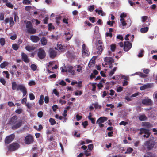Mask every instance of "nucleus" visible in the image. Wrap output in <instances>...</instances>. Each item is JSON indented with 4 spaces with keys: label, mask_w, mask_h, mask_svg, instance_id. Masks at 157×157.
<instances>
[{
    "label": "nucleus",
    "mask_w": 157,
    "mask_h": 157,
    "mask_svg": "<svg viewBox=\"0 0 157 157\" xmlns=\"http://www.w3.org/2000/svg\"><path fill=\"white\" fill-rule=\"evenodd\" d=\"M114 23V21H109L107 22V24L108 25H110L111 27H112L113 26Z\"/></svg>",
    "instance_id": "obj_59"
},
{
    "label": "nucleus",
    "mask_w": 157,
    "mask_h": 157,
    "mask_svg": "<svg viewBox=\"0 0 157 157\" xmlns=\"http://www.w3.org/2000/svg\"><path fill=\"white\" fill-rule=\"evenodd\" d=\"M57 47H55V49L56 50H57L58 51H59V52H61L63 51V47L61 44H59V43H58L57 45Z\"/></svg>",
    "instance_id": "obj_15"
},
{
    "label": "nucleus",
    "mask_w": 157,
    "mask_h": 157,
    "mask_svg": "<svg viewBox=\"0 0 157 157\" xmlns=\"http://www.w3.org/2000/svg\"><path fill=\"white\" fill-rule=\"evenodd\" d=\"M94 148V146L93 144H90L88 145V148L87 150L90 151H91Z\"/></svg>",
    "instance_id": "obj_51"
},
{
    "label": "nucleus",
    "mask_w": 157,
    "mask_h": 157,
    "mask_svg": "<svg viewBox=\"0 0 157 157\" xmlns=\"http://www.w3.org/2000/svg\"><path fill=\"white\" fill-rule=\"evenodd\" d=\"M35 48V47L29 45L26 46L25 47L26 49L29 51L34 50Z\"/></svg>",
    "instance_id": "obj_33"
},
{
    "label": "nucleus",
    "mask_w": 157,
    "mask_h": 157,
    "mask_svg": "<svg viewBox=\"0 0 157 157\" xmlns=\"http://www.w3.org/2000/svg\"><path fill=\"white\" fill-rule=\"evenodd\" d=\"M144 50L143 49L141 50L140 51V52L138 55V56L139 57H142L143 56V53Z\"/></svg>",
    "instance_id": "obj_40"
},
{
    "label": "nucleus",
    "mask_w": 157,
    "mask_h": 157,
    "mask_svg": "<svg viewBox=\"0 0 157 157\" xmlns=\"http://www.w3.org/2000/svg\"><path fill=\"white\" fill-rule=\"evenodd\" d=\"M95 63V61L94 60L91 59L88 64V67L89 68H91V67H93L94 66Z\"/></svg>",
    "instance_id": "obj_21"
},
{
    "label": "nucleus",
    "mask_w": 157,
    "mask_h": 157,
    "mask_svg": "<svg viewBox=\"0 0 157 157\" xmlns=\"http://www.w3.org/2000/svg\"><path fill=\"white\" fill-rule=\"evenodd\" d=\"M117 68V67H114V68L110 71L109 74L110 76H112L113 74L115 71L116 70Z\"/></svg>",
    "instance_id": "obj_37"
},
{
    "label": "nucleus",
    "mask_w": 157,
    "mask_h": 157,
    "mask_svg": "<svg viewBox=\"0 0 157 157\" xmlns=\"http://www.w3.org/2000/svg\"><path fill=\"white\" fill-rule=\"evenodd\" d=\"M154 155L152 154L151 152H148L144 155V157H155Z\"/></svg>",
    "instance_id": "obj_32"
},
{
    "label": "nucleus",
    "mask_w": 157,
    "mask_h": 157,
    "mask_svg": "<svg viewBox=\"0 0 157 157\" xmlns=\"http://www.w3.org/2000/svg\"><path fill=\"white\" fill-rule=\"evenodd\" d=\"M32 6H26L25 8V10L29 12V11L30 9L32 8Z\"/></svg>",
    "instance_id": "obj_56"
},
{
    "label": "nucleus",
    "mask_w": 157,
    "mask_h": 157,
    "mask_svg": "<svg viewBox=\"0 0 157 157\" xmlns=\"http://www.w3.org/2000/svg\"><path fill=\"white\" fill-rule=\"evenodd\" d=\"M17 117L16 116L12 117L10 120L9 123L10 125H13L12 127L13 129H16L20 127L22 124V120H19L16 123L17 120Z\"/></svg>",
    "instance_id": "obj_1"
},
{
    "label": "nucleus",
    "mask_w": 157,
    "mask_h": 157,
    "mask_svg": "<svg viewBox=\"0 0 157 157\" xmlns=\"http://www.w3.org/2000/svg\"><path fill=\"white\" fill-rule=\"evenodd\" d=\"M77 71L78 72H79L82 71V67L80 65H78L77 66Z\"/></svg>",
    "instance_id": "obj_42"
},
{
    "label": "nucleus",
    "mask_w": 157,
    "mask_h": 157,
    "mask_svg": "<svg viewBox=\"0 0 157 157\" xmlns=\"http://www.w3.org/2000/svg\"><path fill=\"white\" fill-rule=\"evenodd\" d=\"M5 41L4 38H1L0 39V43L1 45L3 46L5 45Z\"/></svg>",
    "instance_id": "obj_39"
},
{
    "label": "nucleus",
    "mask_w": 157,
    "mask_h": 157,
    "mask_svg": "<svg viewBox=\"0 0 157 157\" xmlns=\"http://www.w3.org/2000/svg\"><path fill=\"white\" fill-rule=\"evenodd\" d=\"M89 20L92 23H94L95 22V18L94 17H90L89 18Z\"/></svg>",
    "instance_id": "obj_61"
},
{
    "label": "nucleus",
    "mask_w": 157,
    "mask_h": 157,
    "mask_svg": "<svg viewBox=\"0 0 157 157\" xmlns=\"http://www.w3.org/2000/svg\"><path fill=\"white\" fill-rule=\"evenodd\" d=\"M107 120V118L105 117H101L99 118L97 121V124H101L105 121H106Z\"/></svg>",
    "instance_id": "obj_11"
},
{
    "label": "nucleus",
    "mask_w": 157,
    "mask_h": 157,
    "mask_svg": "<svg viewBox=\"0 0 157 157\" xmlns=\"http://www.w3.org/2000/svg\"><path fill=\"white\" fill-rule=\"evenodd\" d=\"M8 64V62L4 61L1 63L0 65V67L1 68H4Z\"/></svg>",
    "instance_id": "obj_28"
},
{
    "label": "nucleus",
    "mask_w": 157,
    "mask_h": 157,
    "mask_svg": "<svg viewBox=\"0 0 157 157\" xmlns=\"http://www.w3.org/2000/svg\"><path fill=\"white\" fill-rule=\"evenodd\" d=\"M150 85L149 84L144 85L143 86L140 87V89L141 90H144L148 88H149L150 87Z\"/></svg>",
    "instance_id": "obj_27"
},
{
    "label": "nucleus",
    "mask_w": 157,
    "mask_h": 157,
    "mask_svg": "<svg viewBox=\"0 0 157 157\" xmlns=\"http://www.w3.org/2000/svg\"><path fill=\"white\" fill-rule=\"evenodd\" d=\"M91 151H90L89 150L87 149L85 151L84 154L86 155V157H88L89 156L91 155V153L90 152Z\"/></svg>",
    "instance_id": "obj_34"
},
{
    "label": "nucleus",
    "mask_w": 157,
    "mask_h": 157,
    "mask_svg": "<svg viewBox=\"0 0 157 157\" xmlns=\"http://www.w3.org/2000/svg\"><path fill=\"white\" fill-rule=\"evenodd\" d=\"M142 103L147 105H150L152 104L151 100L149 99H145L142 101Z\"/></svg>",
    "instance_id": "obj_12"
},
{
    "label": "nucleus",
    "mask_w": 157,
    "mask_h": 157,
    "mask_svg": "<svg viewBox=\"0 0 157 157\" xmlns=\"http://www.w3.org/2000/svg\"><path fill=\"white\" fill-rule=\"evenodd\" d=\"M44 96L43 95H41L40 98L39 100V103L40 105H42L44 103Z\"/></svg>",
    "instance_id": "obj_31"
},
{
    "label": "nucleus",
    "mask_w": 157,
    "mask_h": 157,
    "mask_svg": "<svg viewBox=\"0 0 157 157\" xmlns=\"http://www.w3.org/2000/svg\"><path fill=\"white\" fill-rule=\"evenodd\" d=\"M22 2L24 4H31L30 1L29 0H23Z\"/></svg>",
    "instance_id": "obj_44"
},
{
    "label": "nucleus",
    "mask_w": 157,
    "mask_h": 157,
    "mask_svg": "<svg viewBox=\"0 0 157 157\" xmlns=\"http://www.w3.org/2000/svg\"><path fill=\"white\" fill-rule=\"evenodd\" d=\"M6 6L9 8L11 9L13 8V6L12 4L10 2H7L6 4Z\"/></svg>",
    "instance_id": "obj_46"
},
{
    "label": "nucleus",
    "mask_w": 157,
    "mask_h": 157,
    "mask_svg": "<svg viewBox=\"0 0 157 157\" xmlns=\"http://www.w3.org/2000/svg\"><path fill=\"white\" fill-rule=\"evenodd\" d=\"M20 147V145L17 142H13L7 146L8 150L13 151L17 150Z\"/></svg>",
    "instance_id": "obj_4"
},
{
    "label": "nucleus",
    "mask_w": 157,
    "mask_h": 157,
    "mask_svg": "<svg viewBox=\"0 0 157 157\" xmlns=\"http://www.w3.org/2000/svg\"><path fill=\"white\" fill-rule=\"evenodd\" d=\"M24 141L27 144H32L34 141V139L33 136L30 134L27 135L25 138Z\"/></svg>",
    "instance_id": "obj_6"
},
{
    "label": "nucleus",
    "mask_w": 157,
    "mask_h": 157,
    "mask_svg": "<svg viewBox=\"0 0 157 157\" xmlns=\"http://www.w3.org/2000/svg\"><path fill=\"white\" fill-rule=\"evenodd\" d=\"M95 11L96 13H97L98 14H101L102 16H104L105 15V14L103 12L102 10H98L97 9H96Z\"/></svg>",
    "instance_id": "obj_26"
},
{
    "label": "nucleus",
    "mask_w": 157,
    "mask_h": 157,
    "mask_svg": "<svg viewBox=\"0 0 157 157\" xmlns=\"http://www.w3.org/2000/svg\"><path fill=\"white\" fill-rule=\"evenodd\" d=\"M148 17L147 16H143L142 17V21L144 22L148 19Z\"/></svg>",
    "instance_id": "obj_62"
},
{
    "label": "nucleus",
    "mask_w": 157,
    "mask_h": 157,
    "mask_svg": "<svg viewBox=\"0 0 157 157\" xmlns=\"http://www.w3.org/2000/svg\"><path fill=\"white\" fill-rule=\"evenodd\" d=\"M55 117L57 119H59L60 120H62V119H64V121H62L63 122H66L67 120V118L66 117H64L63 116H59L58 114H56L55 115Z\"/></svg>",
    "instance_id": "obj_19"
},
{
    "label": "nucleus",
    "mask_w": 157,
    "mask_h": 157,
    "mask_svg": "<svg viewBox=\"0 0 157 157\" xmlns=\"http://www.w3.org/2000/svg\"><path fill=\"white\" fill-rule=\"evenodd\" d=\"M29 98L30 100H33L35 98V97L34 95L32 93H31L29 94Z\"/></svg>",
    "instance_id": "obj_47"
},
{
    "label": "nucleus",
    "mask_w": 157,
    "mask_h": 157,
    "mask_svg": "<svg viewBox=\"0 0 157 157\" xmlns=\"http://www.w3.org/2000/svg\"><path fill=\"white\" fill-rule=\"evenodd\" d=\"M48 29L49 30H50L52 29H54V26L52 25V24L51 23H50L48 25Z\"/></svg>",
    "instance_id": "obj_52"
},
{
    "label": "nucleus",
    "mask_w": 157,
    "mask_h": 157,
    "mask_svg": "<svg viewBox=\"0 0 157 157\" xmlns=\"http://www.w3.org/2000/svg\"><path fill=\"white\" fill-rule=\"evenodd\" d=\"M49 121L51 123V125H53L56 123V122L54 119L52 118H50Z\"/></svg>",
    "instance_id": "obj_35"
},
{
    "label": "nucleus",
    "mask_w": 157,
    "mask_h": 157,
    "mask_svg": "<svg viewBox=\"0 0 157 157\" xmlns=\"http://www.w3.org/2000/svg\"><path fill=\"white\" fill-rule=\"evenodd\" d=\"M43 113L42 111H40L38 113L37 115L39 118H41L42 117L43 115Z\"/></svg>",
    "instance_id": "obj_64"
},
{
    "label": "nucleus",
    "mask_w": 157,
    "mask_h": 157,
    "mask_svg": "<svg viewBox=\"0 0 157 157\" xmlns=\"http://www.w3.org/2000/svg\"><path fill=\"white\" fill-rule=\"evenodd\" d=\"M37 55L39 58L41 59H43L46 56L45 52L42 48H40L38 50Z\"/></svg>",
    "instance_id": "obj_7"
},
{
    "label": "nucleus",
    "mask_w": 157,
    "mask_h": 157,
    "mask_svg": "<svg viewBox=\"0 0 157 157\" xmlns=\"http://www.w3.org/2000/svg\"><path fill=\"white\" fill-rule=\"evenodd\" d=\"M10 24V25L13 26L14 24V22L13 18L12 17H10L9 19Z\"/></svg>",
    "instance_id": "obj_41"
},
{
    "label": "nucleus",
    "mask_w": 157,
    "mask_h": 157,
    "mask_svg": "<svg viewBox=\"0 0 157 157\" xmlns=\"http://www.w3.org/2000/svg\"><path fill=\"white\" fill-rule=\"evenodd\" d=\"M12 88L13 90H16L17 91L20 90L23 93V97L25 96L26 94L27 93V89L23 85L20 84L17 85L15 82H12Z\"/></svg>",
    "instance_id": "obj_2"
},
{
    "label": "nucleus",
    "mask_w": 157,
    "mask_h": 157,
    "mask_svg": "<svg viewBox=\"0 0 157 157\" xmlns=\"http://www.w3.org/2000/svg\"><path fill=\"white\" fill-rule=\"evenodd\" d=\"M140 131L139 133L140 135H142L143 133H145L146 134H148L150 133L148 129L141 128L140 129Z\"/></svg>",
    "instance_id": "obj_14"
},
{
    "label": "nucleus",
    "mask_w": 157,
    "mask_h": 157,
    "mask_svg": "<svg viewBox=\"0 0 157 157\" xmlns=\"http://www.w3.org/2000/svg\"><path fill=\"white\" fill-rule=\"evenodd\" d=\"M51 36L52 38L56 40H57L59 38V36L58 35L55 36L53 35H51Z\"/></svg>",
    "instance_id": "obj_58"
},
{
    "label": "nucleus",
    "mask_w": 157,
    "mask_h": 157,
    "mask_svg": "<svg viewBox=\"0 0 157 157\" xmlns=\"http://www.w3.org/2000/svg\"><path fill=\"white\" fill-rule=\"evenodd\" d=\"M53 93L55 94L58 97L59 96V93L57 91V90L56 89H54L53 91Z\"/></svg>",
    "instance_id": "obj_60"
},
{
    "label": "nucleus",
    "mask_w": 157,
    "mask_h": 157,
    "mask_svg": "<svg viewBox=\"0 0 157 157\" xmlns=\"http://www.w3.org/2000/svg\"><path fill=\"white\" fill-rule=\"evenodd\" d=\"M21 58L23 61L25 63H28L30 60L28 58L27 56L24 52H22L21 54Z\"/></svg>",
    "instance_id": "obj_10"
},
{
    "label": "nucleus",
    "mask_w": 157,
    "mask_h": 157,
    "mask_svg": "<svg viewBox=\"0 0 157 157\" xmlns=\"http://www.w3.org/2000/svg\"><path fill=\"white\" fill-rule=\"evenodd\" d=\"M30 39L32 42L36 43L40 40V38L36 36L32 35L30 36Z\"/></svg>",
    "instance_id": "obj_13"
},
{
    "label": "nucleus",
    "mask_w": 157,
    "mask_h": 157,
    "mask_svg": "<svg viewBox=\"0 0 157 157\" xmlns=\"http://www.w3.org/2000/svg\"><path fill=\"white\" fill-rule=\"evenodd\" d=\"M116 48V45L115 44H113L111 45V50L113 52H114Z\"/></svg>",
    "instance_id": "obj_48"
},
{
    "label": "nucleus",
    "mask_w": 157,
    "mask_h": 157,
    "mask_svg": "<svg viewBox=\"0 0 157 157\" xmlns=\"http://www.w3.org/2000/svg\"><path fill=\"white\" fill-rule=\"evenodd\" d=\"M142 126L147 128H150L151 127V124L148 122H144L142 123Z\"/></svg>",
    "instance_id": "obj_23"
},
{
    "label": "nucleus",
    "mask_w": 157,
    "mask_h": 157,
    "mask_svg": "<svg viewBox=\"0 0 157 157\" xmlns=\"http://www.w3.org/2000/svg\"><path fill=\"white\" fill-rule=\"evenodd\" d=\"M104 46L99 45L97 48L98 51H97V53L98 54H101L103 51Z\"/></svg>",
    "instance_id": "obj_20"
},
{
    "label": "nucleus",
    "mask_w": 157,
    "mask_h": 157,
    "mask_svg": "<svg viewBox=\"0 0 157 157\" xmlns=\"http://www.w3.org/2000/svg\"><path fill=\"white\" fill-rule=\"evenodd\" d=\"M82 124L84 128H86L88 125V123L87 121H86L82 123Z\"/></svg>",
    "instance_id": "obj_49"
},
{
    "label": "nucleus",
    "mask_w": 157,
    "mask_h": 157,
    "mask_svg": "<svg viewBox=\"0 0 157 157\" xmlns=\"http://www.w3.org/2000/svg\"><path fill=\"white\" fill-rule=\"evenodd\" d=\"M3 73L6 75V77L7 78H9L10 75L8 72L7 71H4L3 72Z\"/></svg>",
    "instance_id": "obj_54"
},
{
    "label": "nucleus",
    "mask_w": 157,
    "mask_h": 157,
    "mask_svg": "<svg viewBox=\"0 0 157 157\" xmlns=\"http://www.w3.org/2000/svg\"><path fill=\"white\" fill-rule=\"evenodd\" d=\"M31 68L33 71H35L37 68L36 66L34 64H32L31 65Z\"/></svg>",
    "instance_id": "obj_45"
},
{
    "label": "nucleus",
    "mask_w": 157,
    "mask_h": 157,
    "mask_svg": "<svg viewBox=\"0 0 157 157\" xmlns=\"http://www.w3.org/2000/svg\"><path fill=\"white\" fill-rule=\"evenodd\" d=\"M14 137V135L13 134L7 136L4 140L5 143L8 144L10 143L13 140Z\"/></svg>",
    "instance_id": "obj_8"
},
{
    "label": "nucleus",
    "mask_w": 157,
    "mask_h": 157,
    "mask_svg": "<svg viewBox=\"0 0 157 157\" xmlns=\"http://www.w3.org/2000/svg\"><path fill=\"white\" fill-rule=\"evenodd\" d=\"M61 19V17L60 16L56 17V21L57 24H59L60 23V20Z\"/></svg>",
    "instance_id": "obj_43"
},
{
    "label": "nucleus",
    "mask_w": 157,
    "mask_h": 157,
    "mask_svg": "<svg viewBox=\"0 0 157 157\" xmlns=\"http://www.w3.org/2000/svg\"><path fill=\"white\" fill-rule=\"evenodd\" d=\"M26 27L28 29L32 27V23L29 21H28L26 24Z\"/></svg>",
    "instance_id": "obj_30"
},
{
    "label": "nucleus",
    "mask_w": 157,
    "mask_h": 157,
    "mask_svg": "<svg viewBox=\"0 0 157 157\" xmlns=\"http://www.w3.org/2000/svg\"><path fill=\"white\" fill-rule=\"evenodd\" d=\"M127 24V27H129L131 25V21L130 18H128L125 21Z\"/></svg>",
    "instance_id": "obj_36"
},
{
    "label": "nucleus",
    "mask_w": 157,
    "mask_h": 157,
    "mask_svg": "<svg viewBox=\"0 0 157 157\" xmlns=\"http://www.w3.org/2000/svg\"><path fill=\"white\" fill-rule=\"evenodd\" d=\"M105 61L108 63V64H110L112 63H114V59L111 57H106L104 59Z\"/></svg>",
    "instance_id": "obj_16"
},
{
    "label": "nucleus",
    "mask_w": 157,
    "mask_h": 157,
    "mask_svg": "<svg viewBox=\"0 0 157 157\" xmlns=\"http://www.w3.org/2000/svg\"><path fill=\"white\" fill-rule=\"evenodd\" d=\"M154 145V142L153 141L151 140L147 141L145 142L143 146V149L145 150L147 149L148 151L151 150L153 148Z\"/></svg>",
    "instance_id": "obj_3"
},
{
    "label": "nucleus",
    "mask_w": 157,
    "mask_h": 157,
    "mask_svg": "<svg viewBox=\"0 0 157 157\" xmlns=\"http://www.w3.org/2000/svg\"><path fill=\"white\" fill-rule=\"evenodd\" d=\"M56 52L55 50H52L50 51V56L52 58H54L56 55Z\"/></svg>",
    "instance_id": "obj_18"
},
{
    "label": "nucleus",
    "mask_w": 157,
    "mask_h": 157,
    "mask_svg": "<svg viewBox=\"0 0 157 157\" xmlns=\"http://www.w3.org/2000/svg\"><path fill=\"white\" fill-rule=\"evenodd\" d=\"M149 28L148 27L141 28L140 31L142 33H144L148 31Z\"/></svg>",
    "instance_id": "obj_29"
},
{
    "label": "nucleus",
    "mask_w": 157,
    "mask_h": 157,
    "mask_svg": "<svg viewBox=\"0 0 157 157\" xmlns=\"http://www.w3.org/2000/svg\"><path fill=\"white\" fill-rule=\"evenodd\" d=\"M40 41L41 44L43 45H46L47 43V41L46 38L44 37H43L41 39Z\"/></svg>",
    "instance_id": "obj_22"
},
{
    "label": "nucleus",
    "mask_w": 157,
    "mask_h": 157,
    "mask_svg": "<svg viewBox=\"0 0 157 157\" xmlns=\"http://www.w3.org/2000/svg\"><path fill=\"white\" fill-rule=\"evenodd\" d=\"M22 111V110L21 109H17L15 111V113L18 114H21Z\"/></svg>",
    "instance_id": "obj_53"
},
{
    "label": "nucleus",
    "mask_w": 157,
    "mask_h": 157,
    "mask_svg": "<svg viewBox=\"0 0 157 157\" xmlns=\"http://www.w3.org/2000/svg\"><path fill=\"white\" fill-rule=\"evenodd\" d=\"M132 47V44L128 41L124 42V50L125 51L127 52L129 51Z\"/></svg>",
    "instance_id": "obj_9"
},
{
    "label": "nucleus",
    "mask_w": 157,
    "mask_h": 157,
    "mask_svg": "<svg viewBox=\"0 0 157 157\" xmlns=\"http://www.w3.org/2000/svg\"><path fill=\"white\" fill-rule=\"evenodd\" d=\"M12 48L15 50H17L19 48V47L17 44H14L12 45Z\"/></svg>",
    "instance_id": "obj_38"
},
{
    "label": "nucleus",
    "mask_w": 157,
    "mask_h": 157,
    "mask_svg": "<svg viewBox=\"0 0 157 157\" xmlns=\"http://www.w3.org/2000/svg\"><path fill=\"white\" fill-rule=\"evenodd\" d=\"M0 82L3 85H5L6 83L5 79L3 78H0Z\"/></svg>",
    "instance_id": "obj_55"
},
{
    "label": "nucleus",
    "mask_w": 157,
    "mask_h": 157,
    "mask_svg": "<svg viewBox=\"0 0 157 157\" xmlns=\"http://www.w3.org/2000/svg\"><path fill=\"white\" fill-rule=\"evenodd\" d=\"M68 72L71 73L72 75H75V71L74 70H73V67L71 66H69L67 67V70Z\"/></svg>",
    "instance_id": "obj_17"
},
{
    "label": "nucleus",
    "mask_w": 157,
    "mask_h": 157,
    "mask_svg": "<svg viewBox=\"0 0 157 157\" xmlns=\"http://www.w3.org/2000/svg\"><path fill=\"white\" fill-rule=\"evenodd\" d=\"M27 31L29 33L32 34H34L36 32V30L34 28H33L32 27L28 29Z\"/></svg>",
    "instance_id": "obj_25"
},
{
    "label": "nucleus",
    "mask_w": 157,
    "mask_h": 157,
    "mask_svg": "<svg viewBox=\"0 0 157 157\" xmlns=\"http://www.w3.org/2000/svg\"><path fill=\"white\" fill-rule=\"evenodd\" d=\"M133 151V149L132 148L129 147L127 149L126 152V153H131Z\"/></svg>",
    "instance_id": "obj_57"
},
{
    "label": "nucleus",
    "mask_w": 157,
    "mask_h": 157,
    "mask_svg": "<svg viewBox=\"0 0 157 157\" xmlns=\"http://www.w3.org/2000/svg\"><path fill=\"white\" fill-rule=\"evenodd\" d=\"M139 119L140 121H142L146 120L147 118L144 114H143L139 116Z\"/></svg>",
    "instance_id": "obj_24"
},
{
    "label": "nucleus",
    "mask_w": 157,
    "mask_h": 157,
    "mask_svg": "<svg viewBox=\"0 0 157 157\" xmlns=\"http://www.w3.org/2000/svg\"><path fill=\"white\" fill-rule=\"evenodd\" d=\"M123 88L121 86H119L117 88V92H120L123 90Z\"/></svg>",
    "instance_id": "obj_63"
},
{
    "label": "nucleus",
    "mask_w": 157,
    "mask_h": 157,
    "mask_svg": "<svg viewBox=\"0 0 157 157\" xmlns=\"http://www.w3.org/2000/svg\"><path fill=\"white\" fill-rule=\"evenodd\" d=\"M90 52L88 49L85 44H83L82 45V57L85 58L86 56H88L89 55Z\"/></svg>",
    "instance_id": "obj_5"
},
{
    "label": "nucleus",
    "mask_w": 157,
    "mask_h": 157,
    "mask_svg": "<svg viewBox=\"0 0 157 157\" xmlns=\"http://www.w3.org/2000/svg\"><path fill=\"white\" fill-rule=\"evenodd\" d=\"M94 9V5L90 6L88 9L89 11L92 12Z\"/></svg>",
    "instance_id": "obj_50"
}]
</instances>
